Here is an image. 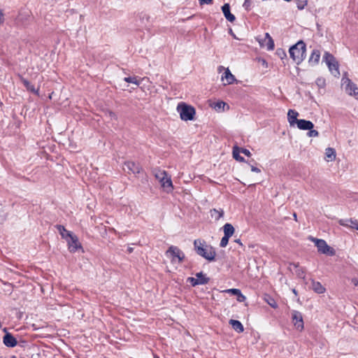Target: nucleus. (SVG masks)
<instances>
[{"mask_svg":"<svg viewBox=\"0 0 358 358\" xmlns=\"http://www.w3.org/2000/svg\"><path fill=\"white\" fill-rule=\"evenodd\" d=\"M266 47L268 50H273L274 49V41L273 38L266 40Z\"/></svg>","mask_w":358,"mask_h":358,"instance_id":"f704fd0d","label":"nucleus"},{"mask_svg":"<svg viewBox=\"0 0 358 358\" xmlns=\"http://www.w3.org/2000/svg\"><path fill=\"white\" fill-rule=\"evenodd\" d=\"M357 225L356 226V229L358 230V224H357Z\"/></svg>","mask_w":358,"mask_h":358,"instance_id":"4d7b16f0","label":"nucleus"},{"mask_svg":"<svg viewBox=\"0 0 358 358\" xmlns=\"http://www.w3.org/2000/svg\"><path fill=\"white\" fill-rule=\"evenodd\" d=\"M123 169L128 173L138 174L142 171V167L139 164L131 161H127L124 163Z\"/></svg>","mask_w":358,"mask_h":358,"instance_id":"6e6552de","label":"nucleus"},{"mask_svg":"<svg viewBox=\"0 0 358 358\" xmlns=\"http://www.w3.org/2000/svg\"><path fill=\"white\" fill-rule=\"evenodd\" d=\"M167 173L165 171H159L155 173V178H157L161 182L162 180H164V178L167 176Z\"/></svg>","mask_w":358,"mask_h":358,"instance_id":"c756f323","label":"nucleus"},{"mask_svg":"<svg viewBox=\"0 0 358 358\" xmlns=\"http://www.w3.org/2000/svg\"><path fill=\"white\" fill-rule=\"evenodd\" d=\"M308 136L309 137H317L319 136V132L317 130H315L313 129H308Z\"/></svg>","mask_w":358,"mask_h":358,"instance_id":"c9c22d12","label":"nucleus"},{"mask_svg":"<svg viewBox=\"0 0 358 358\" xmlns=\"http://www.w3.org/2000/svg\"><path fill=\"white\" fill-rule=\"evenodd\" d=\"M235 242L239 244L241 246H243V243H241V239H236Z\"/></svg>","mask_w":358,"mask_h":358,"instance_id":"603ef678","label":"nucleus"},{"mask_svg":"<svg viewBox=\"0 0 358 358\" xmlns=\"http://www.w3.org/2000/svg\"><path fill=\"white\" fill-rule=\"evenodd\" d=\"M248 165L250 166L251 168V171L252 172H256V173H260L261 172V170L260 169L253 166L252 164H250V162H248Z\"/></svg>","mask_w":358,"mask_h":358,"instance_id":"ea45409f","label":"nucleus"},{"mask_svg":"<svg viewBox=\"0 0 358 358\" xmlns=\"http://www.w3.org/2000/svg\"><path fill=\"white\" fill-rule=\"evenodd\" d=\"M222 11L225 18L227 19V20H228L230 22H234L235 21L236 17L234 16V15L231 13L229 3H224L222 6Z\"/></svg>","mask_w":358,"mask_h":358,"instance_id":"f8f14e48","label":"nucleus"},{"mask_svg":"<svg viewBox=\"0 0 358 358\" xmlns=\"http://www.w3.org/2000/svg\"><path fill=\"white\" fill-rule=\"evenodd\" d=\"M225 292L230 293L231 294L235 295V296H237V301L239 302H243L246 300L245 296H244L240 289L232 288L229 289L224 291Z\"/></svg>","mask_w":358,"mask_h":358,"instance_id":"dca6fc26","label":"nucleus"},{"mask_svg":"<svg viewBox=\"0 0 358 358\" xmlns=\"http://www.w3.org/2000/svg\"><path fill=\"white\" fill-rule=\"evenodd\" d=\"M269 38H272V37L270 36V34L268 33H266L265 34V41H266Z\"/></svg>","mask_w":358,"mask_h":358,"instance_id":"8fccbe9b","label":"nucleus"},{"mask_svg":"<svg viewBox=\"0 0 358 358\" xmlns=\"http://www.w3.org/2000/svg\"><path fill=\"white\" fill-rule=\"evenodd\" d=\"M348 220H349L350 227H352L353 229H356V226L357 225V224H358V221L357 220H353V219H348Z\"/></svg>","mask_w":358,"mask_h":358,"instance_id":"4c0bfd02","label":"nucleus"},{"mask_svg":"<svg viewBox=\"0 0 358 358\" xmlns=\"http://www.w3.org/2000/svg\"><path fill=\"white\" fill-rule=\"evenodd\" d=\"M252 4V0H245L244 3L243 4V7L247 11H250L251 10Z\"/></svg>","mask_w":358,"mask_h":358,"instance_id":"2f4dec72","label":"nucleus"},{"mask_svg":"<svg viewBox=\"0 0 358 358\" xmlns=\"http://www.w3.org/2000/svg\"><path fill=\"white\" fill-rule=\"evenodd\" d=\"M3 14L2 11L0 10V24L3 22Z\"/></svg>","mask_w":358,"mask_h":358,"instance_id":"09e8293b","label":"nucleus"},{"mask_svg":"<svg viewBox=\"0 0 358 358\" xmlns=\"http://www.w3.org/2000/svg\"><path fill=\"white\" fill-rule=\"evenodd\" d=\"M297 275L300 278H303L305 277L304 272H303V271L302 269L298 271Z\"/></svg>","mask_w":358,"mask_h":358,"instance_id":"49530a36","label":"nucleus"},{"mask_svg":"<svg viewBox=\"0 0 358 358\" xmlns=\"http://www.w3.org/2000/svg\"><path fill=\"white\" fill-rule=\"evenodd\" d=\"M294 217L296 219V213H294Z\"/></svg>","mask_w":358,"mask_h":358,"instance_id":"5fc2aeb1","label":"nucleus"},{"mask_svg":"<svg viewBox=\"0 0 358 358\" xmlns=\"http://www.w3.org/2000/svg\"><path fill=\"white\" fill-rule=\"evenodd\" d=\"M296 124L301 130H308L314 127V124L311 121L303 119L299 120Z\"/></svg>","mask_w":358,"mask_h":358,"instance_id":"ddd939ff","label":"nucleus"},{"mask_svg":"<svg viewBox=\"0 0 358 358\" xmlns=\"http://www.w3.org/2000/svg\"><path fill=\"white\" fill-rule=\"evenodd\" d=\"M306 51V45L303 41H299L289 50L290 57L297 64H299L305 59Z\"/></svg>","mask_w":358,"mask_h":358,"instance_id":"f03ea898","label":"nucleus"},{"mask_svg":"<svg viewBox=\"0 0 358 358\" xmlns=\"http://www.w3.org/2000/svg\"><path fill=\"white\" fill-rule=\"evenodd\" d=\"M199 3L201 5H203V4H212L213 3V0H199Z\"/></svg>","mask_w":358,"mask_h":358,"instance_id":"37998d69","label":"nucleus"},{"mask_svg":"<svg viewBox=\"0 0 358 358\" xmlns=\"http://www.w3.org/2000/svg\"><path fill=\"white\" fill-rule=\"evenodd\" d=\"M355 98L358 100V90L355 92V93H353V95Z\"/></svg>","mask_w":358,"mask_h":358,"instance_id":"3c124183","label":"nucleus"},{"mask_svg":"<svg viewBox=\"0 0 358 358\" xmlns=\"http://www.w3.org/2000/svg\"><path fill=\"white\" fill-rule=\"evenodd\" d=\"M229 238L230 237H228V236L224 235V236L222 238V239L220 241V246L221 248L226 247L228 244Z\"/></svg>","mask_w":358,"mask_h":358,"instance_id":"473e14b6","label":"nucleus"},{"mask_svg":"<svg viewBox=\"0 0 358 358\" xmlns=\"http://www.w3.org/2000/svg\"><path fill=\"white\" fill-rule=\"evenodd\" d=\"M240 152H241L240 148H238V146L235 145L233 148V152H232L233 157L236 161H238V162H245V160L244 157H241L240 155Z\"/></svg>","mask_w":358,"mask_h":358,"instance_id":"5701e85b","label":"nucleus"},{"mask_svg":"<svg viewBox=\"0 0 358 358\" xmlns=\"http://www.w3.org/2000/svg\"><path fill=\"white\" fill-rule=\"evenodd\" d=\"M56 228L58 230L62 238L66 240L69 238L67 234H72L71 231H67L63 225L57 224L56 225Z\"/></svg>","mask_w":358,"mask_h":358,"instance_id":"a878e982","label":"nucleus"},{"mask_svg":"<svg viewBox=\"0 0 358 358\" xmlns=\"http://www.w3.org/2000/svg\"><path fill=\"white\" fill-rule=\"evenodd\" d=\"M224 235L228 237H231L234 233V227L232 224L227 223L223 227Z\"/></svg>","mask_w":358,"mask_h":358,"instance_id":"b1692460","label":"nucleus"},{"mask_svg":"<svg viewBox=\"0 0 358 358\" xmlns=\"http://www.w3.org/2000/svg\"><path fill=\"white\" fill-rule=\"evenodd\" d=\"M229 324L231 325L233 329L238 333H242L244 331V327L242 323L236 320H230L229 322Z\"/></svg>","mask_w":358,"mask_h":358,"instance_id":"a211bd4d","label":"nucleus"},{"mask_svg":"<svg viewBox=\"0 0 358 358\" xmlns=\"http://www.w3.org/2000/svg\"><path fill=\"white\" fill-rule=\"evenodd\" d=\"M124 80L127 83H134L137 86L140 85L141 80H138L137 76H133V77H125L124 78Z\"/></svg>","mask_w":358,"mask_h":358,"instance_id":"c85d7f7f","label":"nucleus"},{"mask_svg":"<svg viewBox=\"0 0 358 358\" xmlns=\"http://www.w3.org/2000/svg\"><path fill=\"white\" fill-rule=\"evenodd\" d=\"M187 280V282H190L193 287H195L199 285L208 284L210 278L196 279L193 277H189Z\"/></svg>","mask_w":358,"mask_h":358,"instance_id":"f3484780","label":"nucleus"},{"mask_svg":"<svg viewBox=\"0 0 358 358\" xmlns=\"http://www.w3.org/2000/svg\"><path fill=\"white\" fill-rule=\"evenodd\" d=\"M69 238L66 239L68 248L71 252H76L79 248H82L81 244L79 243L78 238L73 234H67Z\"/></svg>","mask_w":358,"mask_h":358,"instance_id":"0eeeda50","label":"nucleus"},{"mask_svg":"<svg viewBox=\"0 0 358 358\" xmlns=\"http://www.w3.org/2000/svg\"><path fill=\"white\" fill-rule=\"evenodd\" d=\"M127 250H128V252H129V253H131V252H132V251H133V248H129L127 249Z\"/></svg>","mask_w":358,"mask_h":358,"instance_id":"864d4df0","label":"nucleus"},{"mask_svg":"<svg viewBox=\"0 0 358 358\" xmlns=\"http://www.w3.org/2000/svg\"><path fill=\"white\" fill-rule=\"evenodd\" d=\"M177 111L180 114V119L184 121L193 120L196 114L195 108L184 102L178 104Z\"/></svg>","mask_w":358,"mask_h":358,"instance_id":"7ed1b4c3","label":"nucleus"},{"mask_svg":"<svg viewBox=\"0 0 358 358\" xmlns=\"http://www.w3.org/2000/svg\"><path fill=\"white\" fill-rule=\"evenodd\" d=\"M20 80L23 83L24 86L26 87L27 90L31 92L36 95H38V89H36L34 85H32L30 82H29L27 79L23 77H20Z\"/></svg>","mask_w":358,"mask_h":358,"instance_id":"2eb2a0df","label":"nucleus"},{"mask_svg":"<svg viewBox=\"0 0 358 358\" xmlns=\"http://www.w3.org/2000/svg\"><path fill=\"white\" fill-rule=\"evenodd\" d=\"M310 240L313 241L316 247L317 248V250L319 252L322 254L329 255L330 256H333L335 255V250L329 246L326 241L323 239H318L316 238H310Z\"/></svg>","mask_w":358,"mask_h":358,"instance_id":"423d86ee","label":"nucleus"},{"mask_svg":"<svg viewBox=\"0 0 358 358\" xmlns=\"http://www.w3.org/2000/svg\"><path fill=\"white\" fill-rule=\"evenodd\" d=\"M352 282L353 283V285L356 287H358V279L357 278H352Z\"/></svg>","mask_w":358,"mask_h":358,"instance_id":"de8ad7c7","label":"nucleus"},{"mask_svg":"<svg viewBox=\"0 0 358 358\" xmlns=\"http://www.w3.org/2000/svg\"><path fill=\"white\" fill-rule=\"evenodd\" d=\"M292 320L295 328L301 331L304 328L302 314L297 310H293L292 313Z\"/></svg>","mask_w":358,"mask_h":358,"instance_id":"1a4fd4ad","label":"nucleus"},{"mask_svg":"<svg viewBox=\"0 0 358 358\" xmlns=\"http://www.w3.org/2000/svg\"><path fill=\"white\" fill-rule=\"evenodd\" d=\"M166 256L171 259L172 264L182 263L185 258V253L177 246L171 245L166 252Z\"/></svg>","mask_w":358,"mask_h":358,"instance_id":"20e7f679","label":"nucleus"},{"mask_svg":"<svg viewBox=\"0 0 358 358\" xmlns=\"http://www.w3.org/2000/svg\"><path fill=\"white\" fill-rule=\"evenodd\" d=\"M339 224H340L341 226H344V227H350V222H349V220H348V219H346V220H339Z\"/></svg>","mask_w":358,"mask_h":358,"instance_id":"e433bc0d","label":"nucleus"},{"mask_svg":"<svg viewBox=\"0 0 358 358\" xmlns=\"http://www.w3.org/2000/svg\"><path fill=\"white\" fill-rule=\"evenodd\" d=\"M276 53L281 57V59L287 57L286 53L282 49H278Z\"/></svg>","mask_w":358,"mask_h":358,"instance_id":"58836bf2","label":"nucleus"},{"mask_svg":"<svg viewBox=\"0 0 358 358\" xmlns=\"http://www.w3.org/2000/svg\"><path fill=\"white\" fill-rule=\"evenodd\" d=\"M161 185L164 188L168 187L171 190L173 189V183L170 176L168 175L164 178V180H162Z\"/></svg>","mask_w":358,"mask_h":358,"instance_id":"cd10ccee","label":"nucleus"},{"mask_svg":"<svg viewBox=\"0 0 358 358\" xmlns=\"http://www.w3.org/2000/svg\"><path fill=\"white\" fill-rule=\"evenodd\" d=\"M311 287L314 292L317 294H323L326 291L325 287L317 281L312 280Z\"/></svg>","mask_w":358,"mask_h":358,"instance_id":"6ab92c4d","label":"nucleus"},{"mask_svg":"<svg viewBox=\"0 0 358 358\" xmlns=\"http://www.w3.org/2000/svg\"><path fill=\"white\" fill-rule=\"evenodd\" d=\"M307 0H296V6L299 10H303L307 5Z\"/></svg>","mask_w":358,"mask_h":358,"instance_id":"7c9ffc66","label":"nucleus"},{"mask_svg":"<svg viewBox=\"0 0 358 358\" xmlns=\"http://www.w3.org/2000/svg\"><path fill=\"white\" fill-rule=\"evenodd\" d=\"M342 86L344 87L346 93L349 95L352 96L353 93L358 90L357 85L353 83L351 80L348 78L343 77L341 80Z\"/></svg>","mask_w":358,"mask_h":358,"instance_id":"9d476101","label":"nucleus"},{"mask_svg":"<svg viewBox=\"0 0 358 358\" xmlns=\"http://www.w3.org/2000/svg\"><path fill=\"white\" fill-rule=\"evenodd\" d=\"M293 292H294V294H296V290H295V289H293Z\"/></svg>","mask_w":358,"mask_h":358,"instance_id":"13d9d810","label":"nucleus"},{"mask_svg":"<svg viewBox=\"0 0 358 358\" xmlns=\"http://www.w3.org/2000/svg\"><path fill=\"white\" fill-rule=\"evenodd\" d=\"M299 115L298 112H296L294 110L289 109L287 113V119L289 124L291 126L294 125L295 124H297L299 120L297 119V117Z\"/></svg>","mask_w":358,"mask_h":358,"instance_id":"4468645a","label":"nucleus"},{"mask_svg":"<svg viewBox=\"0 0 358 358\" xmlns=\"http://www.w3.org/2000/svg\"><path fill=\"white\" fill-rule=\"evenodd\" d=\"M325 155L327 158V161H333L336 158V150L332 148H327L325 150Z\"/></svg>","mask_w":358,"mask_h":358,"instance_id":"393cba45","label":"nucleus"},{"mask_svg":"<svg viewBox=\"0 0 358 358\" xmlns=\"http://www.w3.org/2000/svg\"><path fill=\"white\" fill-rule=\"evenodd\" d=\"M196 279H203V278H209L206 277V275L203 273V272H199L196 274Z\"/></svg>","mask_w":358,"mask_h":358,"instance_id":"79ce46f5","label":"nucleus"},{"mask_svg":"<svg viewBox=\"0 0 358 358\" xmlns=\"http://www.w3.org/2000/svg\"><path fill=\"white\" fill-rule=\"evenodd\" d=\"M323 60L326 62L331 74L335 77H338L340 76L339 64L334 55L326 52L324 55Z\"/></svg>","mask_w":358,"mask_h":358,"instance_id":"39448f33","label":"nucleus"},{"mask_svg":"<svg viewBox=\"0 0 358 358\" xmlns=\"http://www.w3.org/2000/svg\"><path fill=\"white\" fill-rule=\"evenodd\" d=\"M226 103L223 101H217V103H215L214 108L216 110H224V107Z\"/></svg>","mask_w":358,"mask_h":358,"instance_id":"72a5a7b5","label":"nucleus"},{"mask_svg":"<svg viewBox=\"0 0 358 358\" xmlns=\"http://www.w3.org/2000/svg\"><path fill=\"white\" fill-rule=\"evenodd\" d=\"M194 250L195 252L209 262L215 259L216 251L210 245H208L204 240L196 239L194 241Z\"/></svg>","mask_w":358,"mask_h":358,"instance_id":"f257e3e1","label":"nucleus"},{"mask_svg":"<svg viewBox=\"0 0 358 358\" xmlns=\"http://www.w3.org/2000/svg\"><path fill=\"white\" fill-rule=\"evenodd\" d=\"M154 358H159L157 355H155Z\"/></svg>","mask_w":358,"mask_h":358,"instance_id":"6e6d98bb","label":"nucleus"},{"mask_svg":"<svg viewBox=\"0 0 358 358\" xmlns=\"http://www.w3.org/2000/svg\"><path fill=\"white\" fill-rule=\"evenodd\" d=\"M240 150H241V152L244 154L245 155H246L248 157L251 156V152H250L249 150L245 149V148H240Z\"/></svg>","mask_w":358,"mask_h":358,"instance_id":"a19ab883","label":"nucleus"},{"mask_svg":"<svg viewBox=\"0 0 358 358\" xmlns=\"http://www.w3.org/2000/svg\"><path fill=\"white\" fill-rule=\"evenodd\" d=\"M3 344L8 348H14L17 345L16 338L10 333H6L3 338Z\"/></svg>","mask_w":358,"mask_h":358,"instance_id":"9b49d317","label":"nucleus"},{"mask_svg":"<svg viewBox=\"0 0 358 358\" xmlns=\"http://www.w3.org/2000/svg\"><path fill=\"white\" fill-rule=\"evenodd\" d=\"M108 116H109L111 119H115V120H117V117L116 114H115L114 112H113V111L109 110V111L108 112Z\"/></svg>","mask_w":358,"mask_h":358,"instance_id":"c03bdc74","label":"nucleus"},{"mask_svg":"<svg viewBox=\"0 0 358 358\" xmlns=\"http://www.w3.org/2000/svg\"><path fill=\"white\" fill-rule=\"evenodd\" d=\"M317 84L319 85V86H324V80L323 79H321V78H318L316 81Z\"/></svg>","mask_w":358,"mask_h":358,"instance_id":"a18cd8bd","label":"nucleus"},{"mask_svg":"<svg viewBox=\"0 0 358 358\" xmlns=\"http://www.w3.org/2000/svg\"><path fill=\"white\" fill-rule=\"evenodd\" d=\"M320 58V52L318 50H313L309 58V62L317 64Z\"/></svg>","mask_w":358,"mask_h":358,"instance_id":"4be33fe9","label":"nucleus"},{"mask_svg":"<svg viewBox=\"0 0 358 358\" xmlns=\"http://www.w3.org/2000/svg\"><path fill=\"white\" fill-rule=\"evenodd\" d=\"M224 79L226 80L227 85L232 84L236 80L234 76L231 73L229 69H226V71H224V74L222 76V80Z\"/></svg>","mask_w":358,"mask_h":358,"instance_id":"aec40b11","label":"nucleus"},{"mask_svg":"<svg viewBox=\"0 0 358 358\" xmlns=\"http://www.w3.org/2000/svg\"><path fill=\"white\" fill-rule=\"evenodd\" d=\"M210 215L212 217L215 219V220L217 221L224 215V210L221 208L216 209L213 208L210 210Z\"/></svg>","mask_w":358,"mask_h":358,"instance_id":"412c9836","label":"nucleus"},{"mask_svg":"<svg viewBox=\"0 0 358 358\" xmlns=\"http://www.w3.org/2000/svg\"><path fill=\"white\" fill-rule=\"evenodd\" d=\"M264 301L273 308H278V303L275 300L268 294H266L264 298Z\"/></svg>","mask_w":358,"mask_h":358,"instance_id":"bb28decb","label":"nucleus"}]
</instances>
